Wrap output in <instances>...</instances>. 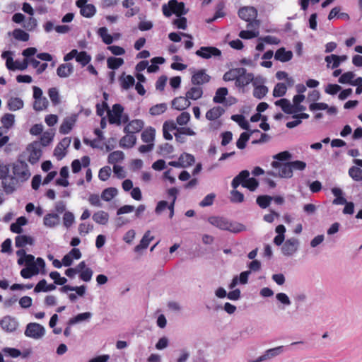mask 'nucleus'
Segmentation results:
<instances>
[{"mask_svg":"<svg viewBox=\"0 0 362 362\" xmlns=\"http://www.w3.org/2000/svg\"><path fill=\"white\" fill-rule=\"evenodd\" d=\"M231 119L237 122L243 129L250 130V124L243 115H233L231 116Z\"/></svg>","mask_w":362,"mask_h":362,"instance_id":"obj_37","label":"nucleus"},{"mask_svg":"<svg viewBox=\"0 0 362 362\" xmlns=\"http://www.w3.org/2000/svg\"><path fill=\"white\" fill-rule=\"evenodd\" d=\"M107 67L110 69H117L124 64V59L114 57H108L107 59Z\"/></svg>","mask_w":362,"mask_h":362,"instance_id":"obj_40","label":"nucleus"},{"mask_svg":"<svg viewBox=\"0 0 362 362\" xmlns=\"http://www.w3.org/2000/svg\"><path fill=\"white\" fill-rule=\"evenodd\" d=\"M34 244V239L25 235H18L15 238V245L16 247L22 248L26 245H33Z\"/></svg>","mask_w":362,"mask_h":362,"instance_id":"obj_23","label":"nucleus"},{"mask_svg":"<svg viewBox=\"0 0 362 362\" xmlns=\"http://www.w3.org/2000/svg\"><path fill=\"white\" fill-rule=\"evenodd\" d=\"M349 175L355 181H362V170L357 166H352L349 169Z\"/></svg>","mask_w":362,"mask_h":362,"instance_id":"obj_44","label":"nucleus"},{"mask_svg":"<svg viewBox=\"0 0 362 362\" xmlns=\"http://www.w3.org/2000/svg\"><path fill=\"white\" fill-rule=\"evenodd\" d=\"M250 176V172L247 170H242L237 176H235L231 182L233 190H236V188L242 184L246 178Z\"/></svg>","mask_w":362,"mask_h":362,"instance_id":"obj_24","label":"nucleus"},{"mask_svg":"<svg viewBox=\"0 0 362 362\" xmlns=\"http://www.w3.org/2000/svg\"><path fill=\"white\" fill-rule=\"evenodd\" d=\"M7 105L10 110L16 111L23 107V101L19 98H11Z\"/></svg>","mask_w":362,"mask_h":362,"instance_id":"obj_31","label":"nucleus"},{"mask_svg":"<svg viewBox=\"0 0 362 362\" xmlns=\"http://www.w3.org/2000/svg\"><path fill=\"white\" fill-rule=\"evenodd\" d=\"M18 180L14 177H8L2 180V186L6 194H11L16 189Z\"/></svg>","mask_w":362,"mask_h":362,"instance_id":"obj_17","label":"nucleus"},{"mask_svg":"<svg viewBox=\"0 0 362 362\" xmlns=\"http://www.w3.org/2000/svg\"><path fill=\"white\" fill-rule=\"evenodd\" d=\"M241 73H244V68L232 69L224 74L223 79L225 81H231L234 80L236 81L238 76L241 74Z\"/></svg>","mask_w":362,"mask_h":362,"instance_id":"obj_26","label":"nucleus"},{"mask_svg":"<svg viewBox=\"0 0 362 362\" xmlns=\"http://www.w3.org/2000/svg\"><path fill=\"white\" fill-rule=\"evenodd\" d=\"M111 174V168L110 166H105L102 168L98 173V177L102 181L107 180Z\"/></svg>","mask_w":362,"mask_h":362,"instance_id":"obj_63","label":"nucleus"},{"mask_svg":"<svg viewBox=\"0 0 362 362\" xmlns=\"http://www.w3.org/2000/svg\"><path fill=\"white\" fill-rule=\"evenodd\" d=\"M117 194V189L115 187H109L104 189L101 194V199L109 202Z\"/></svg>","mask_w":362,"mask_h":362,"instance_id":"obj_42","label":"nucleus"},{"mask_svg":"<svg viewBox=\"0 0 362 362\" xmlns=\"http://www.w3.org/2000/svg\"><path fill=\"white\" fill-rule=\"evenodd\" d=\"M37 25V21L35 18L32 17V16L25 21L23 23V28L28 31L35 30Z\"/></svg>","mask_w":362,"mask_h":362,"instance_id":"obj_58","label":"nucleus"},{"mask_svg":"<svg viewBox=\"0 0 362 362\" xmlns=\"http://www.w3.org/2000/svg\"><path fill=\"white\" fill-rule=\"evenodd\" d=\"M272 199L273 197L271 196L260 195L257 197L256 202L262 209H266L270 205V203L272 201Z\"/></svg>","mask_w":362,"mask_h":362,"instance_id":"obj_45","label":"nucleus"},{"mask_svg":"<svg viewBox=\"0 0 362 362\" xmlns=\"http://www.w3.org/2000/svg\"><path fill=\"white\" fill-rule=\"evenodd\" d=\"M92 218L95 223L98 224L105 225L108 222L109 214L104 211H98L93 214Z\"/></svg>","mask_w":362,"mask_h":362,"instance_id":"obj_28","label":"nucleus"},{"mask_svg":"<svg viewBox=\"0 0 362 362\" xmlns=\"http://www.w3.org/2000/svg\"><path fill=\"white\" fill-rule=\"evenodd\" d=\"M242 186L248 189L251 192H254L259 186L258 180L255 177H247L244 180Z\"/></svg>","mask_w":362,"mask_h":362,"instance_id":"obj_35","label":"nucleus"},{"mask_svg":"<svg viewBox=\"0 0 362 362\" xmlns=\"http://www.w3.org/2000/svg\"><path fill=\"white\" fill-rule=\"evenodd\" d=\"M121 87L124 89L127 90L130 87L133 86L135 83L134 78L131 75H125L124 73H123L119 78Z\"/></svg>","mask_w":362,"mask_h":362,"instance_id":"obj_27","label":"nucleus"},{"mask_svg":"<svg viewBox=\"0 0 362 362\" xmlns=\"http://www.w3.org/2000/svg\"><path fill=\"white\" fill-rule=\"evenodd\" d=\"M13 173L15 175L14 177L21 182L26 181L31 175L28 164L21 160H18L13 164Z\"/></svg>","mask_w":362,"mask_h":362,"instance_id":"obj_4","label":"nucleus"},{"mask_svg":"<svg viewBox=\"0 0 362 362\" xmlns=\"http://www.w3.org/2000/svg\"><path fill=\"white\" fill-rule=\"evenodd\" d=\"M45 334L44 327L36 322L28 323L25 330V335L35 339L42 338Z\"/></svg>","mask_w":362,"mask_h":362,"instance_id":"obj_5","label":"nucleus"},{"mask_svg":"<svg viewBox=\"0 0 362 362\" xmlns=\"http://www.w3.org/2000/svg\"><path fill=\"white\" fill-rule=\"evenodd\" d=\"M239 17L247 21L255 20L257 16V11L255 8L252 6H245L239 9L238 11Z\"/></svg>","mask_w":362,"mask_h":362,"instance_id":"obj_10","label":"nucleus"},{"mask_svg":"<svg viewBox=\"0 0 362 362\" xmlns=\"http://www.w3.org/2000/svg\"><path fill=\"white\" fill-rule=\"evenodd\" d=\"M18 323L15 318L6 316L0 321L1 327L8 332H14L18 327Z\"/></svg>","mask_w":362,"mask_h":362,"instance_id":"obj_11","label":"nucleus"},{"mask_svg":"<svg viewBox=\"0 0 362 362\" xmlns=\"http://www.w3.org/2000/svg\"><path fill=\"white\" fill-rule=\"evenodd\" d=\"M96 8L93 4H88L87 6L81 7L80 10L81 14L86 18H91L95 15Z\"/></svg>","mask_w":362,"mask_h":362,"instance_id":"obj_47","label":"nucleus"},{"mask_svg":"<svg viewBox=\"0 0 362 362\" xmlns=\"http://www.w3.org/2000/svg\"><path fill=\"white\" fill-rule=\"evenodd\" d=\"M74 71V67L71 63L62 64L57 69V75L61 78L69 76Z\"/></svg>","mask_w":362,"mask_h":362,"instance_id":"obj_22","label":"nucleus"},{"mask_svg":"<svg viewBox=\"0 0 362 362\" xmlns=\"http://www.w3.org/2000/svg\"><path fill=\"white\" fill-rule=\"evenodd\" d=\"M13 36L16 40L22 42H27L30 37L28 33L20 28H16L13 31Z\"/></svg>","mask_w":362,"mask_h":362,"instance_id":"obj_49","label":"nucleus"},{"mask_svg":"<svg viewBox=\"0 0 362 362\" xmlns=\"http://www.w3.org/2000/svg\"><path fill=\"white\" fill-rule=\"evenodd\" d=\"M271 165L274 169V170L268 171V175L273 177H279L282 178L292 177L293 171L291 170L290 161L286 163L272 161Z\"/></svg>","mask_w":362,"mask_h":362,"instance_id":"obj_2","label":"nucleus"},{"mask_svg":"<svg viewBox=\"0 0 362 362\" xmlns=\"http://www.w3.org/2000/svg\"><path fill=\"white\" fill-rule=\"evenodd\" d=\"M253 79L254 75L251 73H247V70L244 68V73L238 76L235 85L238 87L243 88L248 85Z\"/></svg>","mask_w":362,"mask_h":362,"instance_id":"obj_12","label":"nucleus"},{"mask_svg":"<svg viewBox=\"0 0 362 362\" xmlns=\"http://www.w3.org/2000/svg\"><path fill=\"white\" fill-rule=\"evenodd\" d=\"M259 35L258 30H242L239 33V37L242 39H252L253 37H257Z\"/></svg>","mask_w":362,"mask_h":362,"instance_id":"obj_60","label":"nucleus"},{"mask_svg":"<svg viewBox=\"0 0 362 362\" xmlns=\"http://www.w3.org/2000/svg\"><path fill=\"white\" fill-rule=\"evenodd\" d=\"M74 215L72 212L65 211L63 216V223L66 228H69L74 222Z\"/></svg>","mask_w":362,"mask_h":362,"instance_id":"obj_56","label":"nucleus"},{"mask_svg":"<svg viewBox=\"0 0 362 362\" xmlns=\"http://www.w3.org/2000/svg\"><path fill=\"white\" fill-rule=\"evenodd\" d=\"M298 240L296 238H291L284 243L281 247V252L286 256H291L298 250Z\"/></svg>","mask_w":362,"mask_h":362,"instance_id":"obj_8","label":"nucleus"},{"mask_svg":"<svg viewBox=\"0 0 362 362\" xmlns=\"http://www.w3.org/2000/svg\"><path fill=\"white\" fill-rule=\"evenodd\" d=\"M15 122V116L13 114H5L1 118V123L3 126L6 128H11Z\"/></svg>","mask_w":362,"mask_h":362,"instance_id":"obj_51","label":"nucleus"},{"mask_svg":"<svg viewBox=\"0 0 362 362\" xmlns=\"http://www.w3.org/2000/svg\"><path fill=\"white\" fill-rule=\"evenodd\" d=\"M341 90V87L338 84L329 83L325 88L326 93L329 95H336L339 91Z\"/></svg>","mask_w":362,"mask_h":362,"instance_id":"obj_61","label":"nucleus"},{"mask_svg":"<svg viewBox=\"0 0 362 362\" xmlns=\"http://www.w3.org/2000/svg\"><path fill=\"white\" fill-rule=\"evenodd\" d=\"M224 112L225 110L223 107L220 106L214 107L206 112V118L211 121L215 120L220 117Z\"/></svg>","mask_w":362,"mask_h":362,"instance_id":"obj_25","label":"nucleus"},{"mask_svg":"<svg viewBox=\"0 0 362 362\" xmlns=\"http://www.w3.org/2000/svg\"><path fill=\"white\" fill-rule=\"evenodd\" d=\"M26 151L29 153L28 160L33 165L37 163L42 156L40 144L39 142L30 144L28 146Z\"/></svg>","mask_w":362,"mask_h":362,"instance_id":"obj_6","label":"nucleus"},{"mask_svg":"<svg viewBox=\"0 0 362 362\" xmlns=\"http://www.w3.org/2000/svg\"><path fill=\"white\" fill-rule=\"evenodd\" d=\"M355 77V74L352 71H347L344 73L339 77L338 81L342 84H350L352 82L353 78Z\"/></svg>","mask_w":362,"mask_h":362,"instance_id":"obj_53","label":"nucleus"},{"mask_svg":"<svg viewBox=\"0 0 362 362\" xmlns=\"http://www.w3.org/2000/svg\"><path fill=\"white\" fill-rule=\"evenodd\" d=\"M162 11L166 17H170L173 13L180 17L188 12V9L185 8V4L178 2L177 0H170L168 4H163Z\"/></svg>","mask_w":362,"mask_h":362,"instance_id":"obj_3","label":"nucleus"},{"mask_svg":"<svg viewBox=\"0 0 362 362\" xmlns=\"http://www.w3.org/2000/svg\"><path fill=\"white\" fill-rule=\"evenodd\" d=\"M92 313L90 312H86L83 313L78 314L76 316L69 319L68 322V325H73L76 323L82 322L83 320H88L91 317Z\"/></svg>","mask_w":362,"mask_h":362,"instance_id":"obj_38","label":"nucleus"},{"mask_svg":"<svg viewBox=\"0 0 362 362\" xmlns=\"http://www.w3.org/2000/svg\"><path fill=\"white\" fill-rule=\"evenodd\" d=\"M60 223V217L59 214L54 213H49L44 216L43 223L47 228H54Z\"/></svg>","mask_w":362,"mask_h":362,"instance_id":"obj_15","label":"nucleus"},{"mask_svg":"<svg viewBox=\"0 0 362 362\" xmlns=\"http://www.w3.org/2000/svg\"><path fill=\"white\" fill-rule=\"evenodd\" d=\"M189 105L190 102L187 97H177L172 101V107L178 110H183Z\"/></svg>","mask_w":362,"mask_h":362,"instance_id":"obj_19","label":"nucleus"},{"mask_svg":"<svg viewBox=\"0 0 362 362\" xmlns=\"http://www.w3.org/2000/svg\"><path fill=\"white\" fill-rule=\"evenodd\" d=\"M76 121V118L75 115L65 118L59 127V132L62 134H69L72 129Z\"/></svg>","mask_w":362,"mask_h":362,"instance_id":"obj_16","label":"nucleus"},{"mask_svg":"<svg viewBox=\"0 0 362 362\" xmlns=\"http://www.w3.org/2000/svg\"><path fill=\"white\" fill-rule=\"evenodd\" d=\"M228 89L225 87L219 88L216 90L213 101L215 103H223L226 96L228 95Z\"/></svg>","mask_w":362,"mask_h":362,"instance_id":"obj_33","label":"nucleus"},{"mask_svg":"<svg viewBox=\"0 0 362 362\" xmlns=\"http://www.w3.org/2000/svg\"><path fill=\"white\" fill-rule=\"evenodd\" d=\"M250 134L247 132H243L236 142V146L239 149H244L247 141L250 139Z\"/></svg>","mask_w":362,"mask_h":362,"instance_id":"obj_55","label":"nucleus"},{"mask_svg":"<svg viewBox=\"0 0 362 362\" xmlns=\"http://www.w3.org/2000/svg\"><path fill=\"white\" fill-rule=\"evenodd\" d=\"M155 129L148 127L141 134V140L144 143L151 144L155 139Z\"/></svg>","mask_w":362,"mask_h":362,"instance_id":"obj_30","label":"nucleus"},{"mask_svg":"<svg viewBox=\"0 0 362 362\" xmlns=\"http://www.w3.org/2000/svg\"><path fill=\"white\" fill-rule=\"evenodd\" d=\"M275 105L281 107L282 110L286 114L293 113V105L286 98H282L275 102Z\"/></svg>","mask_w":362,"mask_h":362,"instance_id":"obj_29","label":"nucleus"},{"mask_svg":"<svg viewBox=\"0 0 362 362\" xmlns=\"http://www.w3.org/2000/svg\"><path fill=\"white\" fill-rule=\"evenodd\" d=\"M209 81L210 76L202 69L197 71L192 76V83L194 85H202L208 83Z\"/></svg>","mask_w":362,"mask_h":362,"instance_id":"obj_14","label":"nucleus"},{"mask_svg":"<svg viewBox=\"0 0 362 362\" xmlns=\"http://www.w3.org/2000/svg\"><path fill=\"white\" fill-rule=\"evenodd\" d=\"M144 122L141 119H134L131 121L124 128L126 134H133L140 132L144 127Z\"/></svg>","mask_w":362,"mask_h":362,"instance_id":"obj_13","label":"nucleus"},{"mask_svg":"<svg viewBox=\"0 0 362 362\" xmlns=\"http://www.w3.org/2000/svg\"><path fill=\"white\" fill-rule=\"evenodd\" d=\"M230 194V201L233 203H241L244 201V194L238 190H232Z\"/></svg>","mask_w":362,"mask_h":362,"instance_id":"obj_62","label":"nucleus"},{"mask_svg":"<svg viewBox=\"0 0 362 362\" xmlns=\"http://www.w3.org/2000/svg\"><path fill=\"white\" fill-rule=\"evenodd\" d=\"M179 160H180L181 162L184 164L183 168L192 165L195 161L194 157L192 155L187 153L181 154L179 157Z\"/></svg>","mask_w":362,"mask_h":362,"instance_id":"obj_52","label":"nucleus"},{"mask_svg":"<svg viewBox=\"0 0 362 362\" xmlns=\"http://www.w3.org/2000/svg\"><path fill=\"white\" fill-rule=\"evenodd\" d=\"M166 110L167 104L160 103L152 106L149 110V113L153 116H158L165 112Z\"/></svg>","mask_w":362,"mask_h":362,"instance_id":"obj_43","label":"nucleus"},{"mask_svg":"<svg viewBox=\"0 0 362 362\" xmlns=\"http://www.w3.org/2000/svg\"><path fill=\"white\" fill-rule=\"evenodd\" d=\"M196 54L203 59H208L212 57L221 56V52L215 47H201V48L196 52Z\"/></svg>","mask_w":362,"mask_h":362,"instance_id":"obj_9","label":"nucleus"},{"mask_svg":"<svg viewBox=\"0 0 362 362\" xmlns=\"http://www.w3.org/2000/svg\"><path fill=\"white\" fill-rule=\"evenodd\" d=\"M98 35L102 38L103 42L110 45L113 42V37L111 35L107 33V29L105 27L100 28L98 30Z\"/></svg>","mask_w":362,"mask_h":362,"instance_id":"obj_39","label":"nucleus"},{"mask_svg":"<svg viewBox=\"0 0 362 362\" xmlns=\"http://www.w3.org/2000/svg\"><path fill=\"white\" fill-rule=\"evenodd\" d=\"M258 41H261L269 45H279L281 42V40L279 38L272 35L259 37L258 38Z\"/></svg>","mask_w":362,"mask_h":362,"instance_id":"obj_59","label":"nucleus"},{"mask_svg":"<svg viewBox=\"0 0 362 362\" xmlns=\"http://www.w3.org/2000/svg\"><path fill=\"white\" fill-rule=\"evenodd\" d=\"M124 108L120 104H115L112 111L108 110V120L110 124L120 125L122 123V114Z\"/></svg>","mask_w":362,"mask_h":362,"instance_id":"obj_7","label":"nucleus"},{"mask_svg":"<svg viewBox=\"0 0 362 362\" xmlns=\"http://www.w3.org/2000/svg\"><path fill=\"white\" fill-rule=\"evenodd\" d=\"M136 141V137L133 134H127L119 141V146L122 148H132Z\"/></svg>","mask_w":362,"mask_h":362,"instance_id":"obj_21","label":"nucleus"},{"mask_svg":"<svg viewBox=\"0 0 362 362\" xmlns=\"http://www.w3.org/2000/svg\"><path fill=\"white\" fill-rule=\"evenodd\" d=\"M208 221L220 230H227L233 233H239L246 230L245 225L237 221H230L224 216H212L208 218Z\"/></svg>","mask_w":362,"mask_h":362,"instance_id":"obj_1","label":"nucleus"},{"mask_svg":"<svg viewBox=\"0 0 362 362\" xmlns=\"http://www.w3.org/2000/svg\"><path fill=\"white\" fill-rule=\"evenodd\" d=\"M287 90V87L284 83H278L274 88L273 95L275 98L284 96Z\"/></svg>","mask_w":362,"mask_h":362,"instance_id":"obj_48","label":"nucleus"},{"mask_svg":"<svg viewBox=\"0 0 362 362\" xmlns=\"http://www.w3.org/2000/svg\"><path fill=\"white\" fill-rule=\"evenodd\" d=\"M76 60L81 64L82 66H85L90 62L91 57L85 51L78 52Z\"/></svg>","mask_w":362,"mask_h":362,"instance_id":"obj_46","label":"nucleus"},{"mask_svg":"<svg viewBox=\"0 0 362 362\" xmlns=\"http://www.w3.org/2000/svg\"><path fill=\"white\" fill-rule=\"evenodd\" d=\"M292 157L291 153L287 151L280 152L273 156V158L276 160L275 161H279L283 163V161H288Z\"/></svg>","mask_w":362,"mask_h":362,"instance_id":"obj_57","label":"nucleus"},{"mask_svg":"<svg viewBox=\"0 0 362 362\" xmlns=\"http://www.w3.org/2000/svg\"><path fill=\"white\" fill-rule=\"evenodd\" d=\"M255 88L253 90V95L257 99H262L268 93V88L264 85L255 86V83H253Z\"/></svg>","mask_w":362,"mask_h":362,"instance_id":"obj_34","label":"nucleus"},{"mask_svg":"<svg viewBox=\"0 0 362 362\" xmlns=\"http://www.w3.org/2000/svg\"><path fill=\"white\" fill-rule=\"evenodd\" d=\"M293 57V52L287 51L284 47H281L276 51L274 59L281 62H287Z\"/></svg>","mask_w":362,"mask_h":362,"instance_id":"obj_18","label":"nucleus"},{"mask_svg":"<svg viewBox=\"0 0 362 362\" xmlns=\"http://www.w3.org/2000/svg\"><path fill=\"white\" fill-rule=\"evenodd\" d=\"M150 230H147L144 233L140 243L134 247V252H139L141 250L146 249L148 247L150 242L153 240V236H150Z\"/></svg>","mask_w":362,"mask_h":362,"instance_id":"obj_20","label":"nucleus"},{"mask_svg":"<svg viewBox=\"0 0 362 362\" xmlns=\"http://www.w3.org/2000/svg\"><path fill=\"white\" fill-rule=\"evenodd\" d=\"M48 95L54 105H57L60 103L59 94L57 88H50L48 90Z\"/></svg>","mask_w":362,"mask_h":362,"instance_id":"obj_50","label":"nucleus"},{"mask_svg":"<svg viewBox=\"0 0 362 362\" xmlns=\"http://www.w3.org/2000/svg\"><path fill=\"white\" fill-rule=\"evenodd\" d=\"M203 90L200 87H192L186 93V97L191 100H197L202 96Z\"/></svg>","mask_w":362,"mask_h":362,"instance_id":"obj_36","label":"nucleus"},{"mask_svg":"<svg viewBox=\"0 0 362 362\" xmlns=\"http://www.w3.org/2000/svg\"><path fill=\"white\" fill-rule=\"evenodd\" d=\"M53 137L54 134H52V132H44L40 139V145H42L43 146L49 145L52 141Z\"/></svg>","mask_w":362,"mask_h":362,"instance_id":"obj_64","label":"nucleus"},{"mask_svg":"<svg viewBox=\"0 0 362 362\" xmlns=\"http://www.w3.org/2000/svg\"><path fill=\"white\" fill-rule=\"evenodd\" d=\"M39 273V268L36 265L32 267H27L21 271V275L24 279H30L33 275H36Z\"/></svg>","mask_w":362,"mask_h":362,"instance_id":"obj_32","label":"nucleus"},{"mask_svg":"<svg viewBox=\"0 0 362 362\" xmlns=\"http://www.w3.org/2000/svg\"><path fill=\"white\" fill-rule=\"evenodd\" d=\"M124 158V154L121 151H115L110 153L108 156V163L110 164H115L117 162L122 160Z\"/></svg>","mask_w":362,"mask_h":362,"instance_id":"obj_41","label":"nucleus"},{"mask_svg":"<svg viewBox=\"0 0 362 362\" xmlns=\"http://www.w3.org/2000/svg\"><path fill=\"white\" fill-rule=\"evenodd\" d=\"M48 105V100L46 98H42L37 100H35L33 103V108L36 111H41L47 108Z\"/></svg>","mask_w":362,"mask_h":362,"instance_id":"obj_54","label":"nucleus"}]
</instances>
